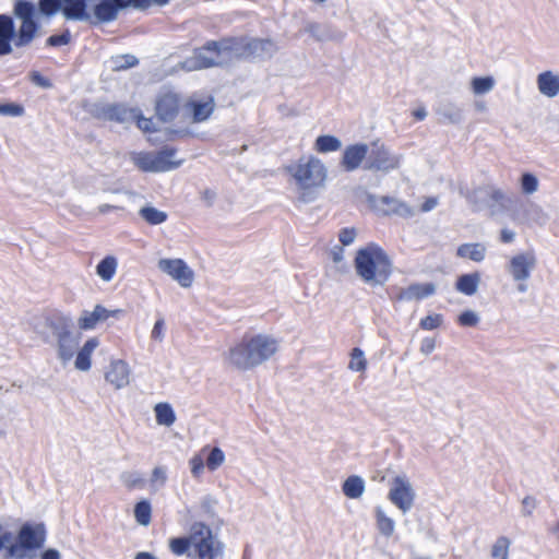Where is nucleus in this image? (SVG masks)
<instances>
[{
  "label": "nucleus",
  "instance_id": "nucleus-17",
  "mask_svg": "<svg viewBox=\"0 0 559 559\" xmlns=\"http://www.w3.org/2000/svg\"><path fill=\"white\" fill-rule=\"evenodd\" d=\"M132 370L128 361L111 358L104 371L105 381L116 390H122L131 383Z\"/></svg>",
  "mask_w": 559,
  "mask_h": 559
},
{
  "label": "nucleus",
  "instance_id": "nucleus-47",
  "mask_svg": "<svg viewBox=\"0 0 559 559\" xmlns=\"http://www.w3.org/2000/svg\"><path fill=\"white\" fill-rule=\"evenodd\" d=\"M538 506V501L532 497L526 496L521 501V515L524 518H530L535 512L536 508Z\"/></svg>",
  "mask_w": 559,
  "mask_h": 559
},
{
  "label": "nucleus",
  "instance_id": "nucleus-51",
  "mask_svg": "<svg viewBox=\"0 0 559 559\" xmlns=\"http://www.w3.org/2000/svg\"><path fill=\"white\" fill-rule=\"evenodd\" d=\"M151 337L156 342H163L165 338V321L159 318L155 321L151 331Z\"/></svg>",
  "mask_w": 559,
  "mask_h": 559
},
{
  "label": "nucleus",
  "instance_id": "nucleus-49",
  "mask_svg": "<svg viewBox=\"0 0 559 559\" xmlns=\"http://www.w3.org/2000/svg\"><path fill=\"white\" fill-rule=\"evenodd\" d=\"M24 114L23 106L15 103L0 104V115L10 117H20Z\"/></svg>",
  "mask_w": 559,
  "mask_h": 559
},
{
  "label": "nucleus",
  "instance_id": "nucleus-23",
  "mask_svg": "<svg viewBox=\"0 0 559 559\" xmlns=\"http://www.w3.org/2000/svg\"><path fill=\"white\" fill-rule=\"evenodd\" d=\"M373 515L378 533L385 538L392 537L396 530V522L389 511L382 506H378L374 508Z\"/></svg>",
  "mask_w": 559,
  "mask_h": 559
},
{
  "label": "nucleus",
  "instance_id": "nucleus-38",
  "mask_svg": "<svg viewBox=\"0 0 559 559\" xmlns=\"http://www.w3.org/2000/svg\"><path fill=\"white\" fill-rule=\"evenodd\" d=\"M476 195L487 197V201L489 203L487 206L502 204L506 200L504 192L495 187H478L476 188Z\"/></svg>",
  "mask_w": 559,
  "mask_h": 559
},
{
  "label": "nucleus",
  "instance_id": "nucleus-48",
  "mask_svg": "<svg viewBox=\"0 0 559 559\" xmlns=\"http://www.w3.org/2000/svg\"><path fill=\"white\" fill-rule=\"evenodd\" d=\"M443 322V317L439 313H433L425 317L420 321V326L424 330L431 331L439 328Z\"/></svg>",
  "mask_w": 559,
  "mask_h": 559
},
{
  "label": "nucleus",
  "instance_id": "nucleus-16",
  "mask_svg": "<svg viewBox=\"0 0 559 559\" xmlns=\"http://www.w3.org/2000/svg\"><path fill=\"white\" fill-rule=\"evenodd\" d=\"M157 269L178 283L182 288H190L194 282L193 270L181 259L164 258L158 260Z\"/></svg>",
  "mask_w": 559,
  "mask_h": 559
},
{
  "label": "nucleus",
  "instance_id": "nucleus-59",
  "mask_svg": "<svg viewBox=\"0 0 559 559\" xmlns=\"http://www.w3.org/2000/svg\"><path fill=\"white\" fill-rule=\"evenodd\" d=\"M120 59H126L127 63L122 64V63H119L118 60H117L115 62L116 63V66H115L116 69L132 67L136 62L134 57H121Z\"/></svg>",
  "mask_w": 559,
  "mask_h": 559
},
{
  "label": "nucleus",
  "instance_id": "nucleus-20",
  "mask_svg": "<svg viewBox=\"0 0 559 559\" xmlns=\"http://www.w3.org/2000/svg\"><path fill=\"white\" fill-rule=\"evenodd\" d=\"M536 87L540 95L546 98L559 96V71L544 70L536 76Z\"/></svg>",
  "mask_w": 559,
  "mask_h": 559
},
{
  "label": "nucleus",
  "instance_id": "nucleus-15",
  "mask_svg": "<svg viewBox=\"0 0 559 559\" xmlns=\"http://www.w3.org/2000/svg\"><path fill=\"white\" fill-rule=\"evenodd\" d=\"M14 13L21 20V26L16 33V47L29 44L36 33V24L34 22L35 8L26 1H17L14 7Z\"/></svg>",
  "mask_w": 559,
  "mask_h": 559
},
{
  "label": "nucleus",
  "instance_id": "nucleus-57",
  "mask_svg": "<svg viewBox=\"0 0 559 559\" xmlns=\"http://www.w3.org/2000/svg\"><path fill=\"white\" fill-rule=\"evenodd\" d=\"M500 239L504 243H511L515 239V233L511 229L504 228L501 230Z\"/></svg>",
  "mask_w": 559,
  "mask_h": 559
},
{
  "label": "nucleus",
  "instance_id": "nucleus-26",
  "mask_svg": "<svg viewBox=\"0 0 559 559\" xmlns=\"http://www.w3.org/2000/svg\"><path fill=\"white\" fill-rule=\"evenodd\" d=\"M497 81L492 75H475L468 82V88L475 97L489 94L495 90Z\"/></svg>",
  "mask_w": 559,
  "mask_h": 559
},
{
  "label": "nucleus",
  "instance_id": "nucleus-31",
  "mask_svg": "<svg viewBox=\"0 0 559 559\" xmlns=\"http://www.w3.org/2000/svg\"><path fill=\"white\" fill-rule=\"evenodd\" d=\"M139 215L150 225H160L168 218V214L153 205L146 204L139 210Z\"/></svg>",
  "mask_w": 559,
  "mask_h": 559
},
{
  "label": "nucleus",
  "instance_id": "nucleus-64",
  "mask_svg": "<svg viewBox=\"0 0 559 559\" xmlns=\"http://www.w3.org/2000/svg\"><path fill=\"white\" fill-rule=\"evenodd\" d=\"M551 534L554 535L555 539L559 543V520L554 524L551 528Z\"/></svg>",
  "mask_w": 559,
  "mask_h": 559
},
{
  "label": "nucleus",
  "instance_id": "nucleus-44",
  "mask_svg": "<svg viewBox=\"0 0 559 559\" xmlns=\"http://www.w3.org/2000/svg\"><path fill=\"white\" fill-rule=\"evenodd\" d=\"M98 323L99 321L94 310H84L78 319V326L82 331L94 330Z\"/></svg>",
  "mask_w": 559,
  "mask_h": 559
},
{
  "label": "nucleus",
  "instance_id": "nucleus-60",
  "mask_svg": "<svg viewBox=\"0 0 559 559\" xmlns=\"http://www.w3.org/2000/svg\"><path fill=\"white\" fill-rule=\"evenodd\" d=\"M40 559H60V554L55 549H48L43 554Z\"/></svg>",
  "mask_w": 559,
  "mask_h": 559
},
{
  "label": "nucleus",
  "instance_id": "nucleus-4",
  "mask_svg": "<svg viewBox=\"0 0 559 559\" xmlns=\"http://www.w3.org/2000/svg\"><path fill=\"white\" fill-rule=\"evenodd\" d=\"M44 543L45 528L41 524L0 523V550H4L8 558L33 559Z\"/></svg>",
  "mask_w": 559,
  "mask_h": 559
},
{
  "label": "nucleus",
  "instance_id": "nucleus-56",
  "mask_svg": "<svg viewBox=\"0 0 559 559\" xmlns=\"http://www.w3.org/2000/svg\"><path fill=\"white\" fill-rule=\"evenodd\" d=\"M47 41L50 46H61L69 41V36L66 34L55 35L50 36Z\"/></svg>",
  "mask_w": 559,
  "mask_h": 559
},
{
  "label": "nucleus",
  "instance_id": "nucleus-32",
  "mask_svg": "<svg viewBox=\"0 0 559 559\" xmlns=\"http://www.w3.org/2000/svg\"><path fill=\"white\" fill-rule=\"evenodd\" d=\"M342 147L338 138L330 134L320 135L316 139L313 150L321 154L336 152Z\"/></svg>",
  "mask_w": 559,
  "mask_h": 559
},
{
  "label": "nucleus",
  "instance_id": "nucleus-34",
  "mask_svg": "<svg viewBox=\"0 0 559 559\" xmlns=\"http://www.w3.org/2000/svg\"><path fill=\"white\" fill-rule=\"evenodd\" d=\"M128 157L140 170L153 173L152 152L132 151L128 154Z\"/></svg>",
  "mask_w": 559,
  "mask_h": 559
},
{
  "label": "nucleus",
  "instance_id": "nucleus-63",
  "mask_svg": "<svg viewBox=\"0 0 559 559\" xmlns=\"http://www.w3.org/2000/svg\"><path fill=\"white\" fill-rule=\"evenodd\" d=\"M134 559H158V558L151 552L141 551L135 555Z\"/></svg>",
  "mask_w": 559,
  "mask_h": 559
},
{
  "label": "nucleus",
  "instance_id": "nucleus-10",
  "mask_svg": "<svg viewBox=\"0 0 559 559\" xmlns=\"http://www.w3.org/2000/svg\"><path fill=\"white\" fill-rule=\"evenodd\" d=\"M537 257L533 250L518 251L507 258L504 265L506 273L516 285L519 293H526L527 282L537 267Z\"/></svg>",
  "mask_w": 559,
  "mask_h": 559
},
{
  "label": "nucleus",
  "instance_id": "nucleus-53",
  "mask_svg": "<svg viewBox=\"0 0 559 559\" xmlns=\"http://www.w3.org/2000/svg\"><path fill=\"white\" fill-rule=\"evenodd\" d=\"M468 201L469 203L475 207V210L479 211V210H483L485 207H487V204L488 201H487V197H479V195H476V189H474L469 194H468Z\"/></svg>",
  "mask_w": 559,
  "mask_h": 559
},
{
  "label": "nucleus",
  "instance_id": "nucleus-22",
  "mask_svg": "<svg viewBox=\"0 0 559 559\" xmlns=\"http://www.w3.org/2000/svg\"><path fill=\"white\" fill-rule=\"evenodd\" d=\"M12 45L16 46V34L13 21L8 15H0V56L9 55Z\"/></svg>",
  "mask_w": 559,
  "mask_h": 559
},
{
  "label": "nucleus",
  "instance_id": "nucleus-2",
  "mask_svg": "<svg viewBox=\"0 0 559 559\" xmlns=\"http://www.w3.org/2000/svg\"><path fill=\"white\" fill-rule=\"evenodd\" d=\"M281 348L280 340L269 333L245 335L223 354L224 365L237 371L253 370L271 360Z\"/></svg>",
  "mask_w": 559,
  "mask_h": 559
},
{
  "label": "nucleus",
  "instance_id": "nucleus-5",
  "mask_svg": "<svg viewBox=\"0 0 559 559\" xmlns=\"http://www.w3.org/2000/svg\"><path fill=\"white\" fill-rule=\"evenodd\" d=\"M293 190L302 203L316 199V190L324 187L328 179V168L319 157L308 154L290 162L285 166Z\"/></svg>",
  "mask_w": 559,
  "mask_h": 559
},
{
  "label": "nucleus",
  "instance_id": "nucleus-61",
  "mask_svg": "<svg viewBox=\"0 0 559 559\" xmlns=\"http://www.w3.org/2000/svg\"><path fill=\"white\" fill-rule=\"evenodd\" d=\"M474 109L477 112H485L487 110V105H486V103L484 100H475Z\"/></svg>",
  "mask_w": 559,
  "mask_h": 559
},
{
  "label": "nucleus",
  "instance_id": "nucleus-33",
  "mask_svg": "<svg viewBox=\"0 0 559 559\" xmlns=\"http://www.w3.org/2000/svg\"><path fill=\"white\" fill-rule=\"evenodd\" d=\"M365 489V481L359 476H350L343 484V492L349 499H359Z\"/></svg>",
  "mask_w": 559,
  "mask_h": 559
},
{
  "label": "nucleus",
  "instance_id": "nucleus-9",
  "mask_svg": "<svg viewBox=\"0 0 559 559\" xmlns=\"http://www.w3.org/2000/svg\"><path fill=\"white\" fill-rule=\"evenodd\" d=\"M155 115L169 124L173 133L185 135L183 95L176 92L162 93L155 102Z\"/></svg>",
  "mask_w": 559,
  "mask_h": 559
},
{
  "label": "nucleus",
  "instance_id": "nucleus-21",
  "mask_svg": "<svg viewBox=\"0 0 559 559\" xmlns=\"http://www.w3.org/2000/svg\"><path fill=\"white\" fill-rule=\"evenodd\" d=\"M153 173H165L178 168L182 160L177 158V153L171 148H164L157 153L152 152Z\"/></svg>",
  "mask_w": 559,
  "mask_h": 559
},
{
  "label": "nucleus",
  "instance_id": "nucleus-24",
  "mask_svg": "<svg viewBox=\"0 0 559 559\" xmlns=\"http://www.w3.org/2000/svg\"><path fill=\"white\" fill-rule=\"evenodd\" d=\"M436 286L432 283H417L407 286L399 294V299L403 301L420 300L433 295Z\"/></svg>",
  "mask_w": 559,
  "mask_h": 559
},
{
  "label": "nucleus",
  "instance_id": "nucleus-42",
  "mask_svg": "<svg viewBox=\"0 0 559 559\" xmlns=\"http://www.w3.org/2000/svg\"><path fill=\"white\" fill-rule=\"evenodd\" d=\"M217 506L218 498L212 493L203 496L199 502L202 514L206 515L207 518L215 516Z\"/></svg>",
  "mask_w": 559,
  "mask_h": 559
},
{
  "label": "nucleus",
  "instance_id": "nucleus-40",
  "mask_svg": "<svg viewBox=\"0 0 559 559\" xmlns=\"http://www.w3.org/2000/svg\"><path fill=\"white\" fill-rule=\"evenodd\" d=\"M249 48L251 52L255 57H266L271 56L273 51L275 50V46L271 40H263V39H254L249 44Z\"/></svg>",
  "mask_w": 559,
  "mask_h": 559
},
{
  "label": "nucleus",
  "instance_id": "nucleus-18",
  "mask_svg": "<svg viewBox=\"0 0 559 559\" xmlns=\"http://www.w3.org/2000/svg\"><path fill=\"white\" fill-rule=\"evenodd\" d=\"M368 204L379 214H399L403 216L413 215L411 206L392 197L368 195Z\"/></svg>",
  "mask_w": 559,
  "mask_h": 559
},
{
  "label": "nucleus",
  "instance_id": "nucleus-8",
  "mask_svg": "<svg viewBox=\"0 0 559 559\" xmlns=\"http://www.w3.org/2000/svg\"><path fill=\"white\" fill-rule=\"evenodd\" d=\"M215 110V100L207 91L183 95L185 135L193 133V126L207 121Z\"/></svg>",
  "mask_w": 559,
  "mask_h": 559
},
{
  "label": "nucleus",
  "instance_id": "nucleus-35",
  "mask_svg": "<svg viewBox=\"0 0 559 559\" xmlns=\"http://www.w3.org/2000/svg\"><path fill=\"white\" fill-rule=\"evenodd\" d=\"M368 368V360L362 349L355 347L349 353L348 369L353 372L365 373Z\"/></svg>",
  "mask_w": 559,
  "mask_h": 559
},
{
  "label": "nucleus",
  "instance_id": "nucleus-3",
  "mask_svg": "<svg viewBox=\"0 0 559 559\" xmlns=\"http://www.w3.org/2000/svg\"><path fill=\"white\" fill-rule=\"evenodd\" d=\"M141 0H40V11L53 14L61 10L67 19L109 22L116 19L119 9L138 5ZM164 4L168 0H154Z\"/></svg>",
  "mask_w": 559,
  "mask_h": 559
},
{
  "label": "nucleus",
  "instance_id": "nucleus-46",
  "mask_svg": "<svg viewBox=\"0 0 559 559\" xmlns=\"http://www.w3.org/2000/svg\"><path fill=\"white\" fill-rule=\"evenodd\" d=\"M457 321L462 326L472 328L479 323L480 318L476 311L465 310L459 316Z\"/></svg>",
  "mask_w": 559,
  "mask_h": 559
},
{
  "label": "nucleus",
  "instance_id": "nucleus-52",
  "mask_svg": "<svg viewBox=\"0 0 559 559\" xmlns=\"http://www.w3.org/2000/svg\"><path fill=\"white\" fill-rule=\"evenodd\" d=\"M200 199L206 206H212L217 199V191L212 188H205L200 191Z\"/></svg>",
  "mask_w": 559,
  "mask_h": 559
},
{
  "label": "nucleus",
  "instance_id": "nucleus-45",
  "mask_svg": "<svg viewBox=\"0 0 559 559\" xmlns=\"http://www.w3.org/2000/svg\"><path fill=\"white\" fill-rule=\"evenodd\" d=\"M93 310L96 313L99 322H104V321L108 320L109 318L119 319L124 313V311L122 309H111L110 310V309L103 307L102 305H96Z\"/></svg>",
  "mask_w": 559,
  "mask_h": 559
},
{
  "label": "nucleus",
  "instance_id": "nucleus-55",
  "mask_svg": "<svg viewBox=\"0 0 559 559\" xmlns=\"http://www.w3.org/2000/svg\"><path fill=\"white\" fill-rule=\"evenodd\" d=\"M435 349H436L435 338L426 337L421 341L419 350L424 356H429L430 354H432L435 352Z\"/></svg>",
  "mask_w": 559,
  "mask_h": 559
},
{
  "label": "nucleus",
  "instance_id": "nucleus-14",
  "mask_svg": "<svg viewBox=\"0 0 559 559\" xmlns=\"http://www.w3.org/2000/svg\"><path fill=\"white\" fill-rule=\"evenodd\" d=\"M109 117L122 123L134 122L146 134L148 141H153L151 135L158 130L156 123L151 118L144 117L141 110L136 108L114 106L109 110Z\"/></svg>",
  "mask_w": 559,
  "mask_h": 559
},
{
  "label": "nucleus",
  "instance_id": "nucleus-58",
  "mask_svg": "<svg viewBox=\"0 0 559 559\" xmlns=\"http://www.w3.org/2000/svg\"><path fill=\"white\" fill-rule=\"evenodd\" d=\"M438 204V201L437 199L435 198H429L425 201V203L421 205V210L424 212H428V211H431L432 209H435Z\"/></svg>",
  "mask_w": 559,
  "mask_h": 559
},
{
  "label": "nucleus",
  "instance_id": "nucleus-11",
  "mask_svg": "<svg viewBox=\"0 0 559 559\" xmlns=\"http://www.w3.org/2000/svg\"><path fill=\"white\" fill-rule=\"evenodd\" d=\"M231 55L227 46L212 43L197 50L182 63V68L187 71H197L214 66H222L230 61Z\"/></svg>",
  "mask_w": 559,
  "mask_h": 559
},
{
  "label": "nucleus",
  "instance_id": "nucleus-62",
  "mask_svg": "<svg viewBox=\"0 0 559 559\" xmlns=\"http://www.w3.org/2000/svg\"><path fill=\"white\" fill-rule=\"evenodd\" d=\"M413 116L418 120H424L427 117V111L425 108H418L413 111Z\"/></svg>",
  "mask_w": 559,
  "mask_h": 559
},
{
  "label": "nucleus",
  "instance_id": "nucleus-36",
  "mask_svg": "<svg viewBox=\"0 0 559 559\" xmlns=\"http://www.w3.org/2000/svg\"><path fill=\"white\" fill-rule=\"evenodd\" d=\"M539 179L533 173H523L519 179L520 191L524 195L535 194L539 190Z\"/></svg>",
  "mask_w": 559,
  "mask_h": 559
},
{
  "label": "nucleus",
  "instance_id": "nucleus-43",
  "mask_svg": "<svg viewBox=\"0 0 559 559\" xmlns=\"http://www.w3.org/2000/svg\"><path fill=\"white\" fill-rule=\"evenodd\" d=\"M188 465L193 478H200L204 474L206 465L202 450L190 457Z\"/></svg>",
  "mask_w": 559,
  "mask_h": 559
},
{
  "label": "nucleus",
  "instance_id": "nucleus-50",
  "mask_svg": "<svg viewBox=\"0 0 559 559\" xmlns=\"http://www.w3.org/2000/svg\"><path fill=\"white\" fill-rule=\"evenodd\" d=\"M120 480L129 488L139 487L142 485V478L138 472H123L120 475Z\"/></svg>",
  "mask_w": 559,
  "mask_h": 559
},
{
  "label": "nucleus",
  "instance_id": "nucleus-6",
  "mask_svg": "<svg viewBox=\"0 0 559 559\" xmlns=\"http://www.w3.org/2000/svg\"><path fill=\"white\" fill-rule=\"evenodd\" d=\"M169 548L176 556L189 559H218L223 556L224 544L209 525L195 522L186 536L171 538Z\"/></svg>",
  "mask_w": 559,
  "mask_h": 559
},
{
  "label": "nucleus",
  "instance_id": "nucleus-27",
  "mask_svg": "<svg viewBox=\"0 0 559 559\" xmlns=\"http://www.w3.org/2000/svg\"><path fill=\"white\" fill-rule=\"evenodd\" d=\"M153 413L156 425L162 427L169 428L177 420L176 412L173 405L168 402L156 403L153 407Z\"/></svg>",
  "mask_w": 559,
  "mask_h": 559
},
{
  "label": "nucleus",
  "instance_id": "nucleus-37",
  "mask_svg": "<svg viewBox=\"0 0 559 559\" xmlns=\"http://www.w3.org/2000/svg\"><path fill=\"white\" fill-rule=\"evenodd\" d=\"M168 480V469L164 465H156L153 467L148 485L152 491H158L162 489Z\"/></svg>",
  "mask_w": 559,
  "mask_h": 559
},
{
  "label": "nucleus",
  "instance_id": "nucleus-13",
  "mask_svg": "<svg viewBox=\"0 0 559 559\" xmlns=\"http://www.w3.org/2000/svg\"><path fill=\"white\" fill-rule=\"evenodd\" d=\"M403 156L394 153L380 142L371 144L370 153L365 169L389 174L400 168Z\"/></svg>",
  "mask_w": 559,
  "mask_h": 559
},
{
  "label": "nucleus",
  "instance_id": "nucleus-25",
  "mask_svg": "<svg viewBox=\"0 0 559 559\" xmlns=\"http://www.w3.org/2000/svg\"><path fill=\"white\" fill-rule=\"evenodd\" d=\"M456 255L461 259L480 263L486 259L487 247L481 242L462 243L456 249Z\"/></svg>",
  "mask_w": 559,
  "mask_h": 559
},
{
  "label": "nucleus",
  "instance_id": "nucleus-54",
  "mask_svg": "<svg viewBox=\"0 0 559 559\" xmlns=\"http://www.w3.org/2000/svg\"><path fill=\"white\" fill-rule=\"evenodd\" d=\"M356 236L357 231L354 228H345L340 233V241L344 246H349L350 243L354 242Z\"/></svg>",
  "mask_w": 559,
  "mask_h": 559
},
{
  "label": "nucleus",
  "instance_id": "nucleus-28",
  "mask_svg": "<svg viewBox=\"0 0 559 559\" xmlns=\"http://www.w3.org/2000/svg\"><path fill=\"white\" fill-rule=\"evenodd\" d=\"M481 277L478 272L463 274L457 277L455 288L463 295L473 296L477 293Z\"/></svg>",
  "mask_w": 559,
  "mask_h": 559
},
{
  "label": "nucleus",
  "instance_id": "nucleus-1",
  "mask_svg": "<svg viewBox=\"0 0 559 559\" xmlns=\"http://www.w3.org/2000/svg\"><path fill=\"white\" fill-rule=\"evenodd\" d=\"M45 328L53 337L56 357L63 368L73 364L80 372H88L93 366V355L100 345L97 336L88 337L81 346V334L74 331L71 317L52 314L45 320Z\"/></svg>",
  "mask_w": 559,
  "mask_h": 559
},
{
  "label": "nucleus",
  "instance_id": "nucleus-29",
  "mask_svg": "<svg viewBox=\"0 0 559 559\" xmlns=\"http://www.w3.org/2000/svg\"><path fill=\"white\" fill-rule=\"evenodd\" d=\"M202 454L205 459L206 469L211 473L217 471L226 462V454L219 447H204Z\"/></svg>",
  "mask_w": 559,
  "mask_h": 559
},
{
  "label": "nucleus",
  "instance_id": "nucleus-7",
  "mask_svg": "<svg viewBox=\"0 0 559 559\" xmlns=\"http://www.w3.org/2000/svg\"><path fill=\"white\" fill-rule=\"evenodd\" d=\"M355 270L366 284L379 286L389 280L392 262L382 248L376 245H368L357 252Z\"/></svg>",
  "mask_w": 559,
  "mask_h": 559
},
{
  "label": "nucleus",
  "instance_id": "nucleus-19",
  "mask_svg": "<svg viewBox=\"0 0 559 559\" xmlns=\"http://www.w3.org/2000/svg\"><path fill=\"white\" fill-rule=\"evenodd\" d=\"M370 147L366 143H355L345 147L342 155V166L347 171H353L359 167L365 168L368 160Z\"/></svg>",
  "mask_w": 559,
  "mask_h": 559
},
{
  "label": "nucleus",
  "instance_id": "nucleus-12",
  "mask_svg": "<svg viewBox=\"0 0 559 559\" xmlns=\"http://www.w3.org/2000/svg\"><path fill=\"white\" fill-rule=\"evenodd\" d=\"M388 499L403 514L413 509L416 500V490L405 474H399L390 480Z\"/></svg>",
  "mask_w": 559,
  "mask_h": 559
},
{
  "label": "nucleus",
  "instance_id": "nucleus-41",
  "mask_svg": "<svg viewBox=\"0 0 559 559\" xmlns=\"http://www.w3.org/2000/svg\"><path fill=\"white\" fill-rule=\"evenodd\" d=\"M511 540L506 536L499 537L491 547L492 559H509Z\"/></svg>",
  "mask_w": 559,
  "mask_h": 559
},
{
  "label": "nucleus",
  "instance_id": "nucleus-30",
  "mask_svg": "<svg viewBox=\"0 0 559 559\" xmlns=\"http://www.w3.org/2000/svg\"><path fill=\"white\" fill-rule=\"evenodd\" d=\"M118 260L114 255H107L96 265L97 276L108 283L111 282L117 273Z\"/></svg>",
  "mask_w": 559,
  "mask_h": 559
},
{
  "label": "nucleus",
  "instance_id": "nucleus-39",
  "mask_svg": "<svg viewBox=\"0 0 559 559\" xmlns=\"http://www.w3.org/2000/svg\"><path fill=\"white\" fill-rule=\"evenodd\" d=\"M152 507L147 500L138 502L134 507V518L138 524L147 526L151 523Z\"/></svg>",
  "mask_w": 559,
  "mask_h": 559
}]
</instances>
